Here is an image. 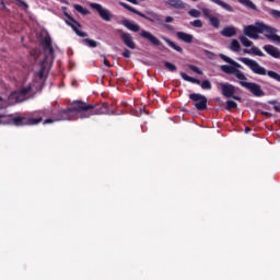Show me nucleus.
<instances>
[{
	"label": "nucleus",
	"mask_w": 280,
	"mask_h": 280,
	"mask_svg": "<svg viewBox=\"0 0 280 280\" xmlns=\"http://www.w3.org/2000/svg\"><path fill=\"white\" fill-rule=\"evenodd\" d=\"M245 132H246V133L250 132V128H246V129H245Z\"/></svg>",
	"instance_id": "obj_47"
},
{
	"label": "nucleus",
	"mask_w": 280,
	"mask_h": 280,
	"mask_svg": "<svg viewBox=\"0 0 280 280\" xmlns=\"http://www.w3.org/2000/svg\"><path fill=\"white\" fill-rule=\"evenodd\" d=\"M208 21H210V25L215 27V30L220 28V19H218V16L212 15Z\"/></svg>",
	"instance_id": "obj_25"
},
{
	"label": "nucleus",
	"mask_w": 280,
	"mask_h": 280,
	"mask_svg": "<svg viewBox=\"0 0 280 280\" xmlns=\"http://www.w3.org/2000/svg\"><path fill=\"white\" fill-rule=\"evenodd\" d=\"M124 58H130V56H132V52L128 49H125L122 52Z\"/></svg>",
	"instance_id": "obj_40"
},
{
	"label": "nucleus",
	"mask_w": 280,
	"mask_h": 280,
	"mask_svg": "<svg viewBox=\"0 0 280 280\" xmlns=\"http://www.w3.org/2000/svg\"><path fill=\"white\" fill-rule=\"evenodd\" d=\"M264 51H266V54H268L269 56H271V58H280V49L272 46V45H265L262 47Z\"/></svg>",
	"instance_id": "obj_14"
},
{
	"label": "nucleus",
	"mask_w": 280,
	"mask_h": 280,
	"mask_svg": "<svg viewBox=\"0 0 280 280\" xmlns=\"http://www.w3.org/2000/svg\"><path fill=\"white\" fill-rule=\"evenodd\" d=\"M120 5L126 10H129V12H132L133 14H138V16H145V14L139 12L138 10H136L135 8L130 7L127 3L120 2Z\"/></svg>",
	"instance_id": "obj_21"
},
{
	"label": "nucleus",
	"mask_w": 280,
	"mask_h": 280,
	"mask_svg": "<svg viewBox=\"0 0 280 280\" xmlns=\"http://www.w3.org/2000/svg\"><path fill=\"white\" fill-rule=\"evenodd\" d=\"M65 15L67 16L66 19L67 25L72 27L73 32H75L78 36H86L84 32L80 31V23H78V21H74L73 18H71L66 11H65Z\"/></svg>",
	"instance_id": "obj_10"
},
{
	"label": "nucleus",
	"mask_w": 280,
	"mask_h": 280,
	"mask_svg": "<svg viewBox=\"0 0 280 280\" xmlns=\"http://www.w3.org/2000/svg\"><path fill=\"white\" fill-rule=\"evenodd\" d=\"M228 105V110H231V108H237V103L235 101H228L226 102Z\"/></svg>",
	"instance_id": "obj_34"
},
{
	"label": "nucleus",
	"mask_w": 280,
	"mask_h": 280,
	"mask_svg": "<svg viewBox=\"0 0 280 280\" xmlns=\"http://www.w3.org/2000/svg\"><path fill=\"white\" fill-rule=\"evenodd\" d=\"M237 1L242 5H245V8H249L250 10H257V5H255V3H253V1L250 0H237Z\"/></svg>",
	"instance_id": "obj_23"
},
{
	"label": "nucleus",
	"mask_w": 280,
	"mask_h": 280,
	"mask_svg": "<svg viewBox=\"0 0 280 280\" xmlns=\"http://www.w3.org/2000/svg\"><path fill=\"white\" fill-rule=\"evenodd\" d=\"M240 84L244 89H247V91H250V93H253V95H255L256 97L264 96V90H261V86L259 84L246 82V80L240 81Z\"/></svg>",
	"instance_id": "obj_6"
},
{
	"label": "nucleus",
	"mask_w": 280,
	"mask_h": 280,
	"mask_svg": "<svg viewBox=\"0 0 280 280\" xmlns=\"http://www.w3.org/2000/svg\"><path fill=\"white\" fill-rule=\"evenodd\" d=\"M164 42L168 45V47H172V49H175V51H183V48H180V46H176V44H174V42L164 38Z\"/></svg>",
	"instance_id": "obj_26"
},
{
	"label": "nucleus",
	"mask_w": 280,
	"mask_h": 280,
	"mask_svg": "<svg viewBox=\"0 0 280 280\" xmlns=\"http://www.w3.org/2000/svg\"><path fill=\"white\" fill-rule=\"evenodd\" d=\"M142 19H145L147 21H150L151 23H160V25H163V21L161 20V15L155 12H148L147 15L142 16Z\"/></svg>",
	"instance_id": "obj_15"
},
{
	"label": "nucleus",
	"mask_w": 280,
	"mask_h": 280,
	"mask_svg": "<svg viewBox=\"0 0 280 280\" xmlns=\"http://www.w3.org/2000/svg\"><path fill=\"white\" fill-rule=\"evenodd\" d=\"M73 8H74V10H77V12H80V14H83L84 16H86V14H89V10H86L84 7H82L80 4H74Z\"/></svg>",
	"instance_id": "obj_28"
},
{
	"label": "nucleus",
	"mask_w": 280,
	"mask_h": 280,
	"mask_svg": "<svg viewBox=\"0 0 280 280\" xmlns=\"http://www.w3.org/2000/svg\"><path fill=\"white\" fill-rule=\"evenodd\" d=\"M221 34L226 38H231L232 36H235V34H237V28H235V26H226L221 31Z\"/></svg>",
	"instance_id": "obj_17"
},
{
	"label": "nucleus",
	"mask_w": 280,
	"mask_h": 280,
	"mask_svg": "<svg viewBox=\"0 0 280 280\" xmlns=\"http://www.w3.org/2000/svg\"><path fill=\"white\" fill-rule=\"evenodd\" d=\"M219 56L221 60H224V62H228L229 65H231V66H228V65L221 66V71H223V73L234 74L235 78L240 80V82H242L243 80H248L246 78V74H244V72L240 70L242 69V66L237 63V61H234L230 57H226L225 55H222V54Z\"/></svg>",
	"instance_id": "obj_4"
},
{
	"label": "nucleus",
	"mask_w": 280,
	"mask_h": 280,
	"mask_svg": "<svg viewBox=\"0 0 280 280\" xmlns=\"http://www.w3.org/2000/svg\"><path fill=\"white\" fill-rule=\"evenodd\" d=\"M264 23L256 22L254 25H247L244 27L245 36L252 38L253 40H257L259 38V34H264Z\"/></svg>",
	"instance_id": "obj_5"
},
{
	"label": "nucleus",
	"mask_w": 280,
	"mask_h": 280,
	"mask_svg": "<svg viewBox=\"0 0 280 280\" xmlns=\"http://www.w3.org/2000/svg\"><path fill=\"white\" fill-rule=\"evenodd\" d=\"M192 1H196V0H192Z\"/></svg>",
	"instance_id": "obj_50"
},
{
	"label": "nucleus",
	"mask_w": 280,
	"mask_h": 280,
	"mask_svg": "<svg viewBox=\"0 0 280 280\" xmlns=\"http://www.w3.org/2000/svg\"><path fill=\"white\" fill-rule=\"evenodd\" d=\"M121 24L130 32H139V30H141V26L139 24L133 23L129 20H122Z\"/></svg>",
	"instance_id": "obj_16"
},
{
	"label": "nucleus",
	"mask_w": 280,
	"mask_h": 280,
	"mask_svg": "<svg viewBox=\"0 0 280 280\" xmlns=\"http://www.w3.org/2000/svg\"><path fill=\"white\" fill-rule=\"evenodd\" d=\"M90 8H92V10H95L101 16V19H103V21L108 22L113 19V13H110V10L104 8V5L100 3H91Z\"/></svg>",
	"instance_id": "obj_7"
},
{
	"label": "nucleus",
	"mask_w": 280,
	"mask_h": 280,
	"mask_svg": "<svg viewBox=\"0 0 280 280\" xmlns=\"http://www.w3.org/2000/svg\"><path fill=\"white\" fill-rule=\"evenodd\" d=\"M262 34L270 40L271 43H278L280 45V36L277 35V28L272 26H268L262 23Z\"/></svg>",
	"instance_id": "obj_8"
},
{
	"label": "nucleus",
	"mask_w": 280,
	"mask_h": 280,
	"mask_svg": "<svg viewBox=\"0 0 280 280\" xmlns=\"http://www.w3.org/2000/svg\"><path fill=\"white\" fill-rule=\"evenodd\" d=\"M19 5H22V8H24V10H27V3H25V1L22 0H16Z\"/></svg>",
	"instance_id": "obj_41"
},
{
	"label": "nucleus",
	"mask_w": 280,
	"mask_h": 280,
	"mask_svg": "<svg viewBox=\"0 0 280 280\" xmlns=\"http://www.w3.org/2000/svg\"><path fill=\"white\" fill-rule=\"evenodd\" d=\"M240 62H243V65H246L253 71V73H256L257 75H269L272 80H276L277 82H280V74L275 71H267L266 68L261 67L257 61L241 57L238 58Z\"/></svg>",
	"instance_id": "obj_3"
},
{
	"label": "nucleus",
	"mask_w": 280,
	"mask_h": 280,
	"mask_svg": "<svg viewBox=\"0 0 280 280\" xmlns=\"http://www.w3.org/2000/svg\"><path fill=\"white\" fill-rule=\"evenodd\" d=\"M190 25H192V27H202V21L195 20V21L190 22Z\"/></svg>",
	"instance_id": "obj_37"
},
{
	"label": "nucleus",
	"mask_w": 280,
	"mask_h": 280,
	"mask_svg": "<svg viewBox=\"0 0 280 280\" xmlns=\"http://www.w3.org/2000/svg\"><path fill=\"white\" fill-rule=\"evenodd\" d=\"M243 51H244V54H249V56H252L250 49H244Z\"/></svg>",
	"instance_id": "obj_45"
},
{
	"label": "nucleus",
	"mask_w": 280,
	"mask_h": 280,
	"mask_svg": "<svg viewBox=\"0 0 280 280\" xmlns=\"http://www.w3.org/2000/svg\"><path fill=\"white\" fill-rule=\"evenodd\" d=\"M165 27H166L167 30H172V26H170V25H165Z\"/></svg>",
	"instance_id": "obj_48"
},
{
	"label": "nucleus",
	"mask_w": 280,
	"mask_h": 280,
	"mask_svg": "<svg viewBox=\"0 0 280 280\" xmlns=\"http://www.w3.org/2000/svg\"><path fill=\"white\" fill-rule=\"evenodd\" d=\"M212 3H215L217 5H220V8H223V10H226V12H233V7L231 4L222 1V0H210Z\"/></svg>",
	"instance_id": "obj_19"
},
{
	"label": "nucleus",
	"mask_w": 280,
	"mask_h": 280,
	"mask_svg": "<svg viewBox=\"0 0 280 280\" xmlns=\"http://www.w3.org/2000/svg\"><path fill=\"white\" fill-rule=\"evenodd\" d=\"M203 16H206V19L210 20L213 15L211 14V10L203 8L201 9Z\"/></svg>",
	"instance_id": "obj_33"
},
{
	"label": "nucleus",
	"mask_w": 280,
	"mask_h": 280,
	"mask_svg": "<svg viewBox=\"0 0 280 280\" xmlns=\"http://www.w3.org/2000/svg\"><path fill=\"white\" fill-rule=\"evenodd\" d=\"M97 109L93 108V105H86L82 102H74L72 107L67 110L60 112V118H48L44 124H54V121H65L67 119H86L92 115H101Z\"/></svg>",
	"instance_id": "obj_2"
},
{
	"label": "nucleus",
	"mask_w": 280,
	"mask_h": 280,
	"mask_svg": "<svg viewBox=\"0 0 280 280\" xmlns=\"http://www.w3.org/2000/svg\"><path fill=\"white\" fill-rule=\"evenodd\" d=\"M103 65H105V67L110 68V62H108L105 57L103 58Z\"/></svg>",
	"instance_id": "obj_43"
},
{
	"label": "nucleus",
	"mask_w": 280,
	"mask_h": 280,
	"mask_svg": "<svg viewBox=\"0 0 280 280\" xmlns=\"http://www.w3.org/2000/svg\"><path fill=\"white\" fill-rule=\"evenodd\" d=\"M269 14H271V16H273V19H280V11L279 10H270Z\"/></svg>",
	"instance_id": "obj_35"
},
{
	"label": "nucleus",
	"mask_w": 280,
	"mask_h": 280,
	"mask_svg": "<svg viewBox=\"0 0 280 280\" xmlns=\"http://www.w3.org/2000/svg\"><path fill=\"white\" fill-rule=\"evenodd\" d=\"M166 3L172 5V8H185V3L182 0H166Z\"/></svg>",
	"instance_id": "obj_20"
},
{
	"label": "nucleus",
	"mask_w": 280,
	"mask_h": 280,
	"mask_svg": "<svg viewBox=\"0 0 280 280\" xmlns=\"http://www.w3.org/2000/svg\"><path fill=\"white\" fill-rule=\"evenodd\" d=\"M165 67L168 69V71H176V67L172 62L166 61Z\"/></svg>",
	"instance_id": "obj_39"
},
{
	"label": "nucleus",
	"mask_w": 280,
	"mask_h": 280,
	"mask_svg": "<svg viewBox=\"0 0 280 280\" xmlns=\"http://www.w3.org/2000/svg\"><path fill=\"white\" fill-rule=\"evenodd\" d=\"M221 91L225 97H233L235 95V86L231 83H221Z\"/></svg>",
	"instance_id": "obj_12"
},
{
	"label": "nucleus",
	"mask_w": 280,
	"mask_h": 280,
	"mask_svg": "<svg viewBox=\"0 0 280 280\" xmlns=\"http://www.w3.org/2000/svg\"><path fill=\"white\" fill-rule=\"evenodd\" d=\"M176 36L179 38V40H183V43H191V40H194V35L185 32H177Z\"/></svg>",
	"instance_id": "obj_18"
},
{
	"label": "nucleus",
	"mask_w": 280,
	"mask_h": 280,
	"mask_svg": "<svg viewBox=\"0 0 280 280\" xmlns=\"http://www.w3.org/2000/svg\"><path fill=\"white\" fill-rule=\"evenodd\" d=\"M40 43L44 47V52H39L38 50H33L31 56H34L35 60L38 58H43L40 61V70L37 73L38 82L33 85L23 86L21 90L12 92L8 97L5 95L0 96V125L11 126H36V124H40L43 121V117H49V110H43L33 114V117L23 116V115H7L5 108L11 106L12 104H19V102H25L27 97H30L31 93H36V91H40V86L45 78H47V73L51 63L54 62V49L51 48V38L49 35H45L44 38L40 39ZM38 115V118H34Z\"/></svg>",
	"instance_id": "obj_1"
},
{
	"label": "nucleus",
	"mask_w": 280,
	"mask_h": 280,
	"mask_svg": "<svg viewBox=\"0 0 280 280\" xmlns=\"http://www.w3.org/2000/svg\"><path fill=\"white\" fill-rule=\"evenodd\" d=\"M120 38L122 43H125L126 47L129 49H137V44L130 33L120 32Z\"/></svg>",
	"instance_id": "obj_11"
},
{
	"label": "nucleus",
	"mask_w": 280,
	"mask_h": 280,
	"mask_svg": "<svg viewBox=\"0 0 280 280\" xmlns=\"http://www.w3.org/2000/svg\"><path fill=\"white\" fill-rule=\"evenodd\" d=\"M140 36L142 38H145L147 40H150V43H152V45H161V40H159V38H156V36H154L152 33L142 30L140 32Z\"/></svg>",
	"instance_id": "obj_13"
},
{
	"label": "nucleus",
	"mask_w": 280,
	"mask_h": 280,
	"mask_svg": "<svg viewBox=\"0 0 280 280\" xmlns=\"http://www.w3.org/2000/svg\"><path fill=\"white\" fill-rule=\"evenodd\" d=\"M268 1H271V2H272V1H275V0H268Z\"/></svg>",
	"instance_id": "obj_49"
},
{
	"label": "nucleus",
	"mask_w": 280,
	"mask_h": 280,
	"mask_svg": "<svg viewBox=\"0 0 280 280\" xmlns=\"http://www.w3.org/2000/svg\"><path fill=\"white\" fill-rule=\"evenodd\" d=\"M240 40L244 47H253V42L248 39L246 36H241Z\"/></svg>",
	"instance_id": "obj_29"
},
{
	"label": "nucleus",
	"mask_w": 280,
	"mask_h": 280,
	"mask_svg": "<svg viewBox=\"0 0 280 280\" xmlns=\"http://www.w3.org/2000/svg\"><path fill=\"white\" fill-rule=\"evenodd\" d=\"M250 51H252V56H253V55H254V56H260V57L266 56V55L264 54V51H261V49H259V47H256V46H253V47L250 48Z\"/></svg>",
	"instance_id": "obj_30"
},
{
	"label": "nucleus",
	"mask_w": 280,
	"mask_h": 280,
	"mask_svg": "<svg viewBox=\"0 0 280 280\" xmlns=\"http://www.w3.org/2000/svg\"><path fill=\"white\" fill-rule=\"evenodd\" d=\"M189 97L195 102L197 110H205L207 108V97L202 94H190Z\"/></svg>",
	"instance_id": "obj_9"
},
{
	"label": "nucleus",
	"mask_w": 280,
	"mask_h": 280,
	"mask_svg": "<svg viewBox=\"0 0 280 280\" xmlns=\"http://www.w3.org/2000/svg\"><path fill=\"white\" fill-rule=\"evenodd\" d=\"M231 51H240L241 45L237 39H233L230 46Z\"/></svg>",
	"instance_id": "obj_27"
},
{
	"label": "nucleus",
	"mask_w": 280,
	"mask_h": 280,
	"mask_svg": "<svg viewBox=\"0 0 280 280\" xmlns=\"http://www.w3.org/2000/svg\"><path fill=\"white\" fill-rule=\"evenodd\" d=\"M83 43L84 45H86L88 47H92V48H95L97 47L98 43L93 40V39H89V38H85L83 39Z\"/></svg>",
	"instance_id": "obj_32"
},
{
	"label": "nucleus",
	"mask_w": 280,
	"mask_h": 280,
	"mask_svg": "<svg viewBox=\"0 0 280 280\" xmlns=\"http://www.w3.org/2000/svg\"><path fill=\"white\" fill-rule=\"evenodd\" d=\"M180 75H182L183 80H185L186 82H191L192 84H200V80L194 79V78L187 75V73H185V72H180Z\"/></svg>",
	"instance_id": "obj_24"
},
{
	"label": "nucleus",
	"mask_w": 280,
	"mask_h": 280,
	"mask_svg": "<svg viewBox=\"0 0 280 280\" xmlns=\"http://www.w3.org/2000/svg\"><path fill=\"white\" fill-rule=\"evenodd\" d=\"M127 1H129V3H133V5H138L139 4L138 0H127Z\"/></svg>",
	"instance_id": "obj_44"
},
{
	"label": "nucleus",
	"mask_w": 280,
	"mask_h": 280,
	"mask_svg": "<svg viewBox=\"0 0 280 280\" xmlns=\"http://www.w3.org/2000/svg\"><path fill=\"white\" fill-rule=\"evenodd\" d=\"M1 7L5 8V4L3 3V0H0Z\"/></svg>",
	"instance_id": "obj_46"
},
{
	"label": "nucleus",
	"mask_w": 280,
	"mask_h": 280,
	"mask_svg": "<svg viewBox=\"0 0 280 280\" xmlns=\"http://www.w3.org/2000/svg\"><path fill=\"white\" fill-rule=\"evenodd\" d=\"M188 14H189V16H192V19H200L202 13L200 11H198L197 9H190L188 11Z\"/></svg>",
	"instance_id": "obj_31"
},
{
	"label": "nucleus",
	"mask_w": 280,
	"mask_h": 280,
	"mask_svg": "<svg viewBox=\"0 0 280 280\" xmlns=\"http://www.w3.org/2000/svg\"><path fill=\"white\" fill-rule=\"evenodd\" d=\"M120 5L126 10H129V12H132L133 14H138V16H145V14L139 12L138 10H136L135 8L130 7L127 3L120 2Z\"/></svg>",
	"instance_id": "obj_22"
},
{
	"label": "nucleus",
	"mask_w": 280,
	"mask_h": 280,
	"mask_svg": "<svg viewBox=\"0 0 280 280\" xmlns=\"http://www.w3.org/2000/svg\"><path fill=\"white\" fill-rule=\"evenodd\" d=\"M165 23H174V18L173 16H166Z\"/></svg>",
	"instance_id": "obj_42"
},
{
	"label": "nucleus",
	"mask_w": 280,
	"mask_h": 280,
	"mask_svg": "<svg viewBox=\"0 0 280 280\" xmlns=\"http://www.w3.org/2000/svg\"><path fill=\"white\" fill-rule=\"evenodd\" d=\"M189 69H190V71L198 73V75H202V71L200 70V68H198L196 66H189Z\"/></svg>",
	"instance_id": "obj_38"
},
{
	"label": "nucleus",
	"mask_w": 280,
	"mask_h": 280,
	"mask_svg": "<svg viewBox=\"0 0 280 280\" xmlns=\"http://www.w3.org/2000/svg\"><path fill=\"white\" fill-rule=\"evenodd\" d=\"M201 89L208 90L210 91L211 89V82H209V80H206L201 83Z\"/></svg>",
	"instance_id": "obj_36"
}]
</instances>
